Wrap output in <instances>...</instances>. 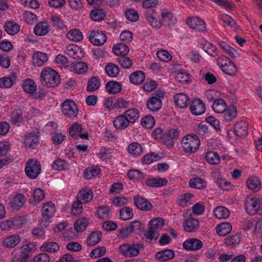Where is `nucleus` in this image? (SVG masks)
I'll list each match as a JSON object with an SVG mask.
<instances>
[{
	"label": "nucleus",
	"instance_id": "obj_42",
	"mask_svg": "<svg viewBox=\"0 0 262 262\" xmlns=\"http://www.w3.org/2000/svg\"><path fill=\"white\" fill-rule=\"evenodd\" d=\"M189 184L191 188L198 189L205 188L207 185L206 181L199 177L190 179Z\"/></svg>",
	"mask_w": 262,
	"mask_h": 262
},
{
	"label": "nucleus",
	"instance_id": "obj_30",
	"mask_svg": "<svg viewBox=\"0 0 262 262\" xmlns=\"http://www.w3.org/2000/svg\"><path fill=\"white\" fill-rule=\"evenodd\" d=\"M21 241L20 236L13 234L7 236L3 242V245L7 248H13L18 245Z\"/></svg>",
	"mask_w": 262,
	"mask_h": 262
},
{
	"label": "nucleus",
	"instance_id": "obj_7",
	"mask_svg": "<svg viewBox=\"0 0 262 262\" xmlns=\"http://www.w3.org/2000/svg\"><path fill=\"white\" fill-rule=\"evenodd\" d=\"M143 248L142 244H125L120 246L119 251L124 256L132 257L137 256L141 249Z\"/></svg>",
	"mask_w": 262,
	"mask_h": 262
},
{
	"label": "nucleus",
	"instance_id": "obj_48",
	"mask_svg": "<svg viewBox=\"0 0 262 262\" xmlns=\"http://www.w3.org/2000/svg\"><path fill=\"white\" fill-rule=\"evenodd\" d=\"M100 172V169L98 167H90L86 168L83 172V177L86 179H91L96 177Z\"/></svg>",
	"mask_w": 262,
	"mask_h": 262
},
{
	"label": "nucleus",
	"instance_id": "obj_31",
	"mask_svg": "<svg viewBox=\"0 0 262 262\" xmlns=\"http://www.w3.org/2000/svg\"><path fill=\"white\" fill-rule=\"evenodd\" d=\"M123 114L132 124H134L139 119L140 116L139 111L135 108H128Z\"/></svg>",
	"mask_w": 262,
	"mask_h": 262
},
{
	"label": "nucleus",
	"instance_id": "obj_56",
	"mask_svg": "<svg viewBox=\"0 0 262 262\" xmlns=\"http://www.w3.org/2000/svg\"><path fill=\"white\" fill-rule=\"evenodd\" d=\"M43 251L54 253L59 249V245L55 242H49L44 243L41 247Z\"/></svg>",
	"mask_w": 262,
	"mask_h": 262
},
{
	"label": "nucleus",
	"instance_id": "obj_1",
	"mask_svg": "<svg viewBox=\"0 0 262 262\" xmlns=\"http://www.w3.org/2000/svg\"><path fill=\"white\" fill-rule=\"evenodd\" d=\"M40 79L41 84L48 88H55L60 82L58 73L51 68H46L42 70Z\"/></svg>",
	"mask_w": 262,
	"mask_h": 262
},
{
	"label": "nucleus",
	"instance_id": "obj_15",
	"mask_svg": "<svg viewBox=\"0 0 262 262\" xmlns=\"http://www.w3.org/2000/svg\"><path fill=\"white\" fill-rule=\"evenodd\" d=\"M26 201L25 195L21 193H18L11 198L8 206L13 210H19L24 206Z\"/></svg>",
	"mask_w": 262,
	"mask_h": 262
},
{
	"label": "nucleus",
	"instance_id": "obj_23",
	"mask_svg": "<svg viewBox=\"0 0 262 262\" xmlns=\"http://www.w3.org/2000/svg\"><path fill=\"white\" fill-rule=\"evenodd\" d=\"M234 131L236 136L243 138L248 135V124L244 121H239L234 125Z\"/></svg>",
	"mask_w": 262,
	"mask_h": 262
},
{
	"label": "nucleus",
	"instance_id": "obj_16",
	"mask_svg": "<svg viewBox=\"0 0 262 262\" xmlns=\"http://www.w3.org/2000/svg\"><path fill=\"white\" fill-rule=\"evenodd\" d=\"M203 242L196 238L186 239L183 244V248L189 251H196L203 247Z\"/></svg>",
	"mask_w": 262,
	"mask_h": 262
},
{
	"label": "nucleus",
	"instance_id": "obj_52",
	"mask_svg": "<svg viewBox=\"0 0 262 262\" xmlns=\"http://www.w3.org/2000/svg\"><path fill=\"white\" fill-rule=\"evenodd\" d=\"M128 151L130 155L137 157L142 152V148L140 144L134 142L128 145Z\"/></svg>",
	"mask_w": 262,
	"mask_h": 262
},
{
	"label": "nucleus",
	"instance_id": "obj_37",
	"mask_svg": "<svg viewBox=\"0 0 262 262\" xmlns=\"http://www.w3.org/2000/svg\"><path fill=\"white\" fill-rule=\"evenodd\" d=\"M100 86V80L97 77H92L88 82L86 90L89 92H93L98 90Z\"/></svg>",
	"mask_w": 262,
	"mask_h": 262
},
{
	"label": "nucleus",
	"instance_id": "obj_57",
	"mask_svg": "<svg viewBox=\"0 0 262 262\" xmlns=\"http://www.w3.org/2000/svg\"><path fill=\"white\" fill-rule=\"evenodd\" d=\"M202 49L212 57H216L218 55L217 48L212 43L207 42L202 45Z\"/></svg>",
	"mask_w": 262,
	"mask_h": 262
},
{
	"label": "nucleus",
	"instance_id": "obj_12",
	"mask_svg": "<svg viewBox=\"0 0 262 262\" xmlns=\"http://www.w3.org/2000/svg\"><path fill=\"white\" fill-rule=\"evenodd\" d=\"M89 38L90 42L96 46L104 44L107 38L106 35L103 32L99 30L90 31Z\"/></svg>",
	"mask_w": 262,
	"mask_h": 262
},
{
	"label": "nucleus",
	"instance_id": "obj_58",
	"mask_svg": "<svg viewBox=\"0 0 262 262\" xmlns=\"http://www.w3.org/2000/svg\"><path fill=\"white\" fill-rule=\"evenodd\" d=\"M164 225V220L162 218L157 217L154 219L149 222L150 228L159 233Z\"/></svg>",
	"mask_w": 262,
	"mask_h": 262
},
{
	"label": "nucleus",
	"instance_id": "obj_20",
	"mask_svg": "<svg viewBox=\"0 0 262 262\" xmlns=\"http://www.w3.org/2000/svg\"><path fill=\"white\" fill-rule=\"evenodd\" d=\"M39 143V137L34 133H27L24 139V144L27 148H34Z\"/></svg>",
	"mask_w": 262,
	"mask_h": 262
},
{
	"label": "nucleus",
	"instance_id": "obj_14",
	"mask_svg": "<svg viewBox=\"0 0 262 262\" xmlns=\"http://www.w3.org/2000/svg\"><path fill=\"white\" fill-rule=\"evenodd\" d=\"M200 227V223L198 219L189 216L186 217L183 224V227L185 232H193L198 230Z\"/></svg>",
	"mask_w": 262,
	"mask_h": 262
},
{
	"label": "nucleus",
	"instance_id": "obj_38",
	"mask_svg": "<svg viewBox=\"0 0 262 262\" xmlns=\"http://www.w3.org/2000/svg\"><path fill=\"white\" fill-rule=\"evenodd\" d=\"M49 31V27L46 23H39L34 28V33L38 36H44Z\"/></svg>",
	"mask_w": 262,
	"mask_h": 262
},
{
	"label": "nucleus",
	"instance_id": "obj_61",
	"mask_svg": "<svg viewBox=\"0 0 262 262\" xmlns=\"http://www.w3.org/2000/svg\"><path fill=\"white\" fill-rule=\"evenodd\" d=\"M128 177L135 181L141 182L145 178V174L138 170L132 169L128 171Z\"/></svg>",
	"mask_w": 262,
	"mask_h": 262
},
{
	"label": "nucleus",
	"instance_id": "obj_25",
	"mask_svg": "<svg viewBox=\"0 0 262 262\" xmlns=\"http://www.w3.org/2000/svg\"><path fill=\"white\" fill-rule=\"evenodd\" d=\"M130 123L123 114H121L114 119L113 124L117 129L123 130L126 128Z\"/></svg>",
	"mask_w": 262,
	"mask_h": 262
},
{
	"label": "nucleus",
	"instance_id": "obj_27",
	"mask_svg": "<svg viewBox=\"0 0 262 262\" xmlns=\"http://www.w3.org/2000/svg\"><path fill=\"white\" fill-rule=\"evenodd\" d=\"M70 71L76 74H82L87 72L88 66L83 62L73 63L69 66Z\"/></svg>",
	"mask_w": 262,
	"mask_h": 262
},
{
	"label": "nucleus",
	"instance_id": "obj_19",
	"mask_svg": "<svg viewBox=\"0 0 262 262\" xmlns=\"http://www.w3.org/2000/svg\"><path fill=\"white\" fill-rule=\"evenodd\" d=\"M174 256V250L167 249L157 252L155 258L159 262H164L172 259Z\"/></svg>",
	"mask_w": 262,
	"mask_h": 262
},
{
	"label": "nucleus",
	"instance_id": "obj_5",
	"mask_svg": "<svg viewBox=\"0 0 262 262\" xmlns=\"http://www.w3.org/2000/svg\"><path fill=\"white\" fill-rule=\"evenodd\" d=\"M164 97V93L161 91H156L151 94L146 101V106L151 112H157L162 107V100Z\"/></svg>",
	"mask_w": 262,
	"mask_h": 262
},
{
	"label": "nucleus",
	"instance_id": "obj_55",
	"mask_svg": "<svg viewBox=\"0 0 262 262\" xmlns=\"http://www.w3.org/2000/svg\"><path fill=\"white\" fill-rule=\"evenodd\" d=\"M161 17L163 18V21L165 22L164 25H169L176 21V17L171 13L165 10L162 11Z\"/></svg>",
	"mask_w": 262,
	"mask_h": 262
},
{
	"label": "nucleus",
	"instance_id": "obj_44",
	"mask_svg": "<svg viewBox=\"0 0 262 262\" xmlns=\"http://www.w3.org/2000/svg\"><path fill=\"white\" fill-rule=\"evenodd\" d=\"M212 109L217 113H223L227 108L225 101L222 99H216L214 100L212 106Z\"/></svg>",
	"mask_w": 262,
	"mask_h": 262
},
{
	"label": "nucleus",
	"instance_id": "obj_36",
	"mask_svg": "<svg viewBox=\"0 0 262 262\" xmlns=\"http://www.w3.org/2000/svg\"><path fill=\"white\" fill-rule=\"evenodd\" d=\"M232 229V226L230 223L224 222L217 225L216 227V231L219 235L225 236L229 233Z\"/></svg>",
	"mask_w": 262,
	"mask_h": 262
},
{
	"label": "nucleus",
	"instance_id": "obj_18",
	"mask_svg": "<svg viewBox=\"0 0 262 262\" xmlns=\"http://www.w3.org/2000/svg\"><path fill=\"white\" fill-rule=\"evenodd\" d=\"M134 202L136 207L142 211H150L152 209V205L146 199L136 196L134 198Z\"/></svg>",
	"mask_w": 262,
	"mask_h": 262
},
{
	"label": "nucleus",
	"instance_id": "obj_10",
	"mask_svg": "<svg viewBox=\"0 0 262 262\" xmlns=\"http://www.w3.org/2000/svg\"><path fill=\"white\" fill-rule=\"evenodd\" d=\"M146 20L148 24L153 28L160 29L164 25L163 18H159L158 14L154 10H147L145 13Z\"/></svg>",
	"mask_w": 262,
	"mask_h": 262
},
{
	"label": "nucleus",
	"instance_id": "obj_53",
	"mask_svg": "<svg viewBox=\"0 0 262 262\" xmlns=\"http://www.w3.org/2000/svg\"><path fill=\"white\" fill-rule=\"evenodd\" d=\"M113 50L115 54L117 56L126 55L129 52L128 46L123 43H120L114 47Z\"/></svg>",
	"mask_w": 262,
	"mask_h": 262
},
{
	"label": "nucleus",
	"instance_id": "obj_62",
	"mask_svg": "<svg viewBox=\"0 0 262 262\" xmlns=\"http://www.w3.org/2000/svg\"><path fill=\"white\" fill-rule=\"evenodd\" d=\"M120 217L122 220H128L130 219L133 216V212L132 208L128 207H124L120 209Z\"/></svg>",
	"mask_w": 262,
	"mask_h": 262
},
{
	"label": "nucleus",
	"instance_id": "obj_6",
	"mask_svg": "<svg viewBox=\"0 0 262 262\" xmlns=\"http://www.w3.org/2000/svg\"><path fill=\"white\" fill-rule=\"evenodd\" d=\"M245 205L247 212L250 215L262 213V200L260 199L248 197L246 199Z\"/></svg>",
	"mask_w": 262,
	"mask_h": 262
},
{
	"label": "nucleus",
	"instance_id": "obj_32",
	"mask_svg": "<svg viewBox=\"0 0 262 262\" xmlns=\"http://www.w3.org/2000/svg\"><path fill=\"white\" fill-rule=\"evenodd\" d=\"M106 91L109 94H116L120 93L122 90L121 84L115 81H110L106 83Z\"/></svg>",
	"mask_w": 262,
	"mask_h": 262
},
{
	"label": "nucleus",
	"instance_id": "obj_13",
	"mask_svg": "<svg viewBox=\"0 0 262 262\" xmlns=\"http://www.w3.org/2000/svg\"><path fill=\"white\" fill-rule=\"evenodd\" d=\"M206 110L205 105L200 98H194L191 101L190 111L193 115H200Z\"/></svg>",
	"mask_w": 262,
	"mask_h": 262
},
{
	"label": "nucleus",
	"instance_id": "obj_8",
	"mask_svg": "<svg viewBox=\"0 0 262 262\" xmlns=\"http://www.w3.org/2000/svg\"><path fill=\"white\" fill-rule=\"evenodd\" d=\"M217 62L222 71L229 75H234L237 72L235 64L227 57H220L217 59Z\"/></svg>",
	"mask_w": 262,
	"mask_h": 262
},
{
	"label": "nucleus",
	"instance_id": "obj_35",
	"mask_svg": "<svg viewBox=\"0 0 262 262\" xmlns=\"http://www.w3.org/2000/svg\"><path fill=\"white\" fill-rule=\"evenodd\" d=\"M4 28L5 31L8 34L13 35L17 34L19 32L20 26L14 21H9L5 23Z\"/></svg>",
	"mask_w": 262,
	"mask_h": 262
},
{
	"label": "nucleus",
	"instance_id": "obj_9",
	"mask_svg": "<svg viewBox=\"0 0 262 262\" xmlns=\"http://www.w3.org/2000/svg\"><path fill=\"white\" fill-rule=\"evenodd\" d=\"M61 112L66 117L72 119L77 116L78 110L74 101L67 99L62 103Z\"/></svg>",
	"mask_w": 262,
	"mask_h": 262
},
{
	"label": "nucleus",
	"instance_id": "obj_17",
	"mask_svg": "<svg viewBox=\"0 0 262 262\" xmlns=\"http://www.w3.org/2000/svg\"><path fill=\"white\" fill-rule=\"evenodd\" d=\"M141 224L140 222L134 221L128 226L122 228L120 230L119 236L121 238L126 237L135 230H139L141 228Z\"/></svg>",
	"mask_w": 262,
	"mask_h": 262
},
{
	"label": "nucleus",
	"instance_id": "obj_63",
	"mask_svg": "<svg viewBox=\"0 0 262 262\" xmlns=\"http://www.w3.org/2000/svg\"><path fill=\"white\" fill-rule=\"evenodd\" d=\"M160 159L159 155L154 152H150L144 156L142 159L143 164L149 165L151 163L158 161Z\"/></svg>",
	"mask_w": 262,
	"mask_h": 262
},
{
	"label": "nucleus",
	"instance_id": "obj_43",
	"mask_svg": "<svg viewBox=\"0 0 262 262\" xmlns=\"http://www.w3.org/2000/svg\"><path fill=\"white\" fill-rule=\"evenodd\" d=\"M11 123L13 125L19 126V124L23 122V113L20 109L15 110L11 115Z\"/></svg>",
	"mask_w": 262,
	"mask_h": 262
},
{
	"label": "nucleus",
	"instance_id": "obj_28",
	"mask_svg": "<svg viewBox=\"0 0 262 262\" xmlns=\"http://www.w3.org/2000/svg\"><path fill=\"white\" fill-rule=\"evenodd\" d=\"M175 103L180 108H185L189 102V98L184 93L177 94L173 97Z\"/></svg>",
	"mask_w": 262,
	"mask_h": 262
},
{
	"label": "nucleus",
	"instance_id": "obj_34",
	"mask_svg": "<svg viewBox=\"0 0 262 262\" xmlns=\"http://www.w3.org/2000/svg\"><path fill=\"white\" fill-rule=\"evenodd\" d=\"M146 185L149 187H160L167 183V180L162 178H153L146 180Z\"/></svg>",
	"mask_w": 262,
	"mask_h": 262
},
{
	"label": "nucleus",
	"instance_id": "obj_2",
	"mask_svg": "<svg viewBox=\"0 0 262 262\" xmlns=\"http://www.w3.org/2000/svg\"><path fill=\"white\" fill-rule=\"evenodd\" d=\"M181 145L185 152L193 154L199 149L200 140L196 135H187L183 138Z\"/></svg>",
	"mask_w": 262,
	"mask_h": 262
},
{
	"label": "nucleus",
	"instance_id": "obj_60",
	"mask_svg": "<svg viewBox=\"0 0 262 262\" xmlns=\"http://www.w3.org/2000/svg\"><path fill=\"white\" fill-rule=\"evenodd\" d=\"M88 225V221L82 217L77 220L74 223V228L77 232H82L85 229Z\"/></svg>",
	"mask_w": 262,
	"mask_h": 262
},
{
	"label": "nucleus",
	"instance_id": "obj_54",
	"mask_svg": "<svg viewBox=\"0 0 262 262\" xmlns=\"http://www.w3.org/2000/svg\"><path fill=\"white\" fill-rule=\"evenodd\" d=\"M220 18L223 23L234 29H237L239 28L234 19L228 15L222 14L220 16Z\"/></svg>",
	"mask_w": 262,
	"mask_h": 262
},
{
	"label": "nucleus",
	"instance_id": "obj_59",
	"mask_svg": "<svg viewBox=\"0 0 262 262\" xmlns=\"http://www.w3.org/2000/svg\"><path fill=\"white\" fill-rule=\"evenodd\" d=\"M133 104L131 101L123 98H119L115 102V107L119 109H128Z\"/></svg>",
	"mask_w": 262,
	"mask_h": 262
},
{
	"label": "nucleus",
	"instance_id": "obj_11",
	"mask_svg": "<svg viewBox=\"0 0 262 262\" xmlns=\"http://www.w3.org/2000/svg\"><path fill=\"white\" fill-rule=\"evenodd\" d=\"M187 25L196 31L205 32L206 31L205 21L198 17H189L186 20Z\"/></svg>",
	"mask_w": 262,
	"mask_h": 262
},
{
	"label": "nucleus",
	"instance_id": "obj_22",
	"mask_svg": "<svg viewBox=\"0 0 262 262\" xmlns=\"http://www.w3.org/2000/svg\"><path fill=\"white\" fill-rule=\"evenodd\" d=\"M64 53L74 59H79L83 56V54L81 49L74 45L67 46L65 48Z\"/></svg>",
	"mask_w": 262,
	"mask_h": 262
},
{
	"label": "nucleus",
	"instance_id": "obj_26",
	"mask_svg": "<svg viewBox=\"0 0 262 262\" xmlns=\"http://www.w3.org/2000/svg\"><path fill=\"white\" fill-rule=\"evenodd\" d=\"M48 59L47 54L42 52L37 51L33 54L32 63L34 66L41 67L47 61Z\"/></svg>",
	"mask_w": 262,
	"mask_h": 262
},
{
	"label": "nucleus",
	"instance_id": "obj_41",
	"mask_svg": "<svg viewBox=\"0 0 262 262\" xmlns=\"http://www.w3.org/2000/svg\"><path fill=\"white\" fill-rule=\"evenodd\" d=\"M193 195L190 193H185L180 195L178 197L177 203L181 207H185L191 205L192 203L191 200Z\"/></svg>",
	"mask_w": 262,
	"mask_h": 262
},
{
	"label": "nucleus",
	"instance_id": "obj_3",
	"mask_svg": "<svg viewBox=\"0 0 262 262\" xmlns=\"http://www.w3.org/2000/svg\"><path fill=\"white\" fill-rule=\"evenodd\" d=\"M56 208L54 203L49 201L45 203L41 208L42 218L40 219V224L42 226H49L50 220L54 216Z\"/></svg>",
	"mask_w": 262,
	"mask_h": 262
},
{
	"label": "nucleus",
	"instance_id": "obj_50",
	"mask_svg": "<svg viewBox=\"0 0 262 262\" xmlns=\"http://www.w3.org/2000/svg\"><path fill=\"white\" fill-rule=\"evenodd\" d=\"M91 17L92 19L96 21H100L104 19L106 13L102 9H96L91 11Z\"/></svg>",
	"mask_w": 262,
	"mask_h": 262
},
{
	"label": "nucleus",
	"instance_id": "obj_24",
	"mask_svg": "<svg viewBox=\"0 0 262 262\" xmlns=\"http://www.w3.org/2000/svg\"><path fill=\"white\" fill-rule=\"evenodd\" d=\"M93 191L89 188L81 189L77 195L78 200L83 203L90 202L93 198Z\"/></svg>",
	"mask_w": 262,
	"mask_h": 262
},
{
	"label": "nucleus",
	"instance_id": "obj_49",
	"mask_svg": "<svg viewBox=\"0 0 262 262\" xmlns=\"http://www.w3.org/2000/svg\"><path fill=\"white\" fill-rule=\"evenodd\" d=\"M214 215L217 219H226L230 214L228 209L223 206H219L214 210Z\"/></svg>",
	"mask_w": 262,
	"mask_h": 262
},
{
	"label": "nucleus",
	"instance_id": "obj_4",
	"mask_svg": "<svg viewBox=\"0 0 262 262\" xmlns=\"http://www.w3.org/2000/svg\"><path fill=\"white\" fill-rule=\"evenodd\" d=\"M41 164L37 159L30 158L26 161L25 172L29 179H36L41 172Z\"/></svg>",
	"mask_w": 262,
	"mask_h": 262
},
{
	"label": "nucleus",
	"instance_id": "obj_21",
	"mask_svg": "<svg viewBox=\"0 0 262 262\" xmlns=\"http://www.w3.org/2000/svg\"><path fill=\"white\" fill-rule=\"evenodd\" d=\"M18 76L15 72L11 73L10 76H5L0 78V88L9 89L11 88L17 80Z\"/></svg>",
	"mask_w": 262,
	"mask_h": 262
},
{
	"label": "nucleus",
	"instance_id": "obj_45",
	"mask_svg": "<svg viewBox=\"0 0 262 262\" xmlns=\"http://www.w3.org/2000/svg\"><path fill=\"white\" fill-rule=\"evenodd\" d=\"M23 88L26 93H33L36 90V84L33 79L28 78L24 81Z\"/></svg>",
	"mask_w": 262,
	"mask_h": 262
},
{
	"label": "nucleus",
	"instance_id": "obj_46",
	"mask_svg": "<svg viewBox=\"0 0 262 262\" xmlns=\"http://www.w3.org/2000/svg\"><path fill=\"white\" fill-rule=\"evenodd\" d=\"M102 234L99 231L92 232L87 239V244L89 246H93L100 241Z\"/></svg>",
	"mask_w": 262,
	"mask_h": 262
},
{
	"label": "nucleus",
	"instance_id": "obj_51",
	"mask_svg": "<svg viewBox=\"0 0 262 262\" xmlns=\"http://www.w3.org/2000/svg\"><path fill=\"white\" fill-rule=\"evenodd\" d=\"M205 159L209 164L211 165H216L220 162L219 155L213 151L207 152L205 155Z\"/></svg>",
	"mask_w": 262,
	"mask_h": 262
},
{
	"label": "nucleus",
	"instance_id": "obj_29",
	"mask_svg": "<svg viewBox=\"0 0 262 262\" xmlns=\"http://www.w3.org/2000/svg\"><path fill=\"white\" fill-rule=\"evenodd\" d=\"M145 79V73L141 71L134 72L129 76V80L130 82L135 85H138L142 83Z\"/></svg>",
	"mask_w": 262,
	"mask_h": 262
},
{
	"label": "nucleus",
	"instance_id": "obj_47",
	"mask_svg": "<svg viewBox=\"0 0 262 262\" xmlns=\"http://www.w3.org/2000/svg\"><path fill=\"white\" fill-rule=\"evenodd\" d=\"M106 74L110 77H116L119 73L118 67L114 63H108L105 67Z\"/></svg>",
	"mask_w": 262,
	"mask_h": 262
},
{
	"label": "nucleus",
	"instance_id": "obj_40",
	"mask_svg": "<svg viewBox=\"0 0 262 262\" xmlns=\"http://www.w3.org/2000/svg\"><path fill=\"white\" fill-rule=\"evenodd\" d=\"M248 187L254 192L258 191L260 188V180L256 177H250L247 181Z\"/></svg>",
	"mask_w": 262,
	"mask_h": 262
},
{
	"label": "nucleus",
	"instance_id": "obj_39",
	"mask_svg": "<svg viewBox=\"0 0 262 262\" xmlns=\"http://www.w3.org/2000/svg\"><path fill=\"white\" fill-rule=\"evenodd\" d=\"M68 38L72 41L78 42L83 38L82 32L77 29H73L68 31L67 34Z\"/></svg>",
	"mask_w": 262,
	"mask_h": 262
},
{
	"label": "nucleus",
	"instance_id": "obj_64",
	"mask_svg": "<svg viewBox=\"0 0 262 262\" xmlns=\"http://www.w3.org/2000/svg\"><path fill=\"white\" fill-rule=\"evenodd\" d=\"M97 215L102 219L110 218L111 214L109 207L105 206L100 207L97 210Z\"/></svg>",
	"mask_w": 262,
	"mask_h": 262
},
{
	"label": "nucleus",
	"instance_id": "obj_33",
	"mask_svg": "<svg viewBox=\"0 0 262 262\" xmlns=\"http://www.w3.org/2000/svg\"><path fill=\"white\" fill-rule=\"evenodd\" d=\"M223 113L224 119L226 122L233 120L236 117L237 114L236 108L234 105L230 106Z\"/></svg>",
	"mask_w": 262,
	"mask_h": 262
}]
</instances>
